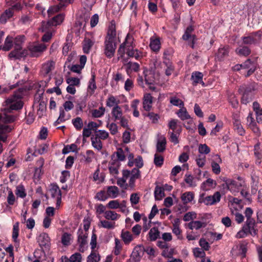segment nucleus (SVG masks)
<instances>
[{
  "label": "nucleus",
  "instance_id": "obj_1",
  "mask_svg": "<svg viewBox=\"0 0 262 262\" xmlns=\"http://www.w3.org/2000/svg\"><path fill=\"white\" fill-rule=\"evenodd\" d=\"M22 92L20 91L15 92L13 95L5 101L4 112L0 114V121L4 123H11L15 121L16 117L13 115L7 114L12 110H18L22 108L23 102L21 101Z\"/></svg>",
  "mask_w": 262,
  "mask_h": 262
},
{
  "label": "nucleus",
  "instance_id": "obj_2",
  "mask_svg": "<svg viewBox=\"0 0 262 262\" xmlns=\"http://www.w3.org/2000/svg\"><path fill=\"white\" fill-rule=\"evenodd\" d=\"M117 48V38L115 26L112 24L110 27L104 42V54L111 58L115 55Z\"/></svg>",
  "mask_w": 262,
  "mask_h": 262
},
{
  "label": "nucleus",
  "instance_id": "obj_3",
  "mask_svg": "<svg viewBox=\"0 0 262 262\" xmlns=\"http://www.w3.org/2000/svg\"><path fill=\"white\" fill-rule=\"evenodd\" d=\"M24 37L17 36L15 38L14 50L9 53L10 58H19L25 56L26 52L25 50L22 51L21 43L24 40Z\"/></svg>",
  "mask_w": 262,
  "mask_h": 262
},
{
  "label": "nucleus",
  "instance_id": "obj_4",
  "mask_svg": "<svg viewBox=\"0 0 262 262\" xmlns=\"http://www.w3.org/2000/svg\"><path fill=\"white\" fill-rule=\"evenodd\" d=\"M262 33L260 31H257L249 34L246 36L242 38L243 42L245 45H256L261 40Z\"/></svg>",
  "mask_w": 262,
  "mask_h": 262
},
{
  "label": "nucleus",
  "instance_id": "obj_5",
  "mask_svg": "<svg viewBox=\"0 0 262 262\" xmlns=\"http://www.w3.org/2000/svg\"><path fill=\"white\" fill-rule=\"evenodd\" d=\"M202 195L199 199V203H204L206 205H212L221 200V195L219 192L217 191L212 195L207 196L205 198Z\"/></svg>",
  "mask_w": 262,
  "mask_h": 262
},
{
  "label": "nucleus",
  "instance_id": "obj_6",
  "mask_svg": "<svg viewBox=\"0 0 262 262\" xmlns=\"http://www.w3.org/2000/svg\"><path fill=\"white\" fill-rule=\"evenodd\" d=\"M134 47V38L133 36L129 34H128L125 38V41L120 45L118 50V53L122 56L125 50L128 49V48L131 49Z\"/></svg>",
  "mask_w": 262,
  "mask_h": 262
},
{
  "label": "nucleus",
  "instance_id": "obj_7",
  "mask_svg": "<svg viewBox=\"0 0 262 262\" xmlns=\"http://www.w3.org/2000/svg\"><path fill=\"white\" fill-rule=\"evenodd\" d=\"M78 234V242L79 244V250L80 251H84V247L87 244L86 238L88 234L86 232L83 231L81 229H79L77 232Z\"/></svg>",
  "mask_w": 262,
  "mask_h": 262
},
{
  "label": "nucleus",
  "instance_id": "obj_8",
  "mask_svg": "<svg viewBox=\"0 0 262 262\" xmlns=\"http://www.w3.org/2000/svg\"><path fill=\"white\" fill-rule=\"evenodd\" d=\"M46 46L43 43H38L31 46L30 51L31 56L33 57H38L46 50Z\"/></svg>",
  "mask_w": 262,
  "mask_h": 262
},
{
  "label": "nucleus",
  "instance_id": "obj_9",
  "mask_svg": "<svg viewBox=\"0 0 262 262\" xmlns=\"http://www.w3.org/2000/svg\"><path fill=\"white\" fill-rule=\"evenodd\" d=\"M193 30L194 28L192 25L188 26L182 36V38L184 40H188L189 39L192 40V43L190 45V46L192 48H194V44L195 39V36L194 35H191V33Z\"/></svg>",
  "mask_w": 262,
  "mask_h": 262
},
{
  "label": "nucleus",
  "instance_id": "obj_10",
  "mask_svg": "<svg viewBox=\"0 0 262 262\" xmlns=\"http://www.w3.org/2000/svg\"><path fill=\"white\" fill-rule=\"evenodd\" d=\"M11 128L7 125L0 124V140L6 142L7 137L4 134L11 130ZM2 144L0 143V154L3 152Z\"/></svg>",
  "mask_w": 262,
  "mask_h": 262
},
{
  "label": "nucleus",
  "instance_id": "obj_11",
  "mask_svg": "<svg viewBox=\"0 0 262 262\" xmlns=\"http://www.w3.org/2000/svg\"><path fill=\"white\" fill-rule=\"evenodd\" d=\"M240 67H243L244 69H248L246 76L251 75L256 68L255 64L250 59H248L244 63L240 64Z\"/></svg>",
  "mask_w": 262,
  "mask_h": 262
},
{
  "label": "nucleus",
  "instance_id": "obj_12",
  "mask_svg": "<svg viewBox=\"0 0 262 262\" xmlns=\"http://www.w3.org/2000/svg\"><path fill=\"white\" fill-rule=\"evenodd\" d=\"M166 140L164 136H160L158 139L156 144V151L163 152L166 149Z\"/></svg>",
  "mask_w": 262,
  "mask_h": 262
},
{
  "label": "nucleus",
  "instance_id": "obj_13",
  "mask_svg": "<svg viewBox=\"0 0 262 262\" xmlns=\"http://www.w3.org/2000/svg\"><path fill=\"white\" fill-rule=\"evenodd\" d=\"M37 242L41 247H46L49 245L50 238L48 234L46 233H42L38 236Z\"/></svg>",
  "mask_w": 262,
  "mask_h": 262
},
{
  "label": "nucleus",
  "instance_id": "obj_14",
  "mask_svg": "<svg viewBox=\"0 0 262 262\" xmlns=\"http://www.w3.org/2000/svg\"><path fill=\"white\" fill-rule=\"evenodd\" d=\"M152 104V97L150 94H146L144 95L143 101V107L144 110L149 111Z\"/></svg>",
  "mask_w": 262,
  "mask_h": 262
},
{
  "label": "nucleus",
  "instance_id": "obj_15",
  "mask_svg": "<svg viewBox=\"0 0 262 262\" xmlns=\"http://www.w3.org/2000/svg\"><path fill=\"white\" fill-rule=\"evenodd\" d=\"M13 45V38L12 36H8L5 41L3 46H0V50L2 49L5 51H9Z\"/></svg>",
  "mask_w": 262,
  "mask_h": 262
},
{
  "label": "nucleus",
  "instance_id": "obj_16",
  "mask_svg": "<svg viewBox=\"0 0 262 262\" xmlns=\"http://www.w3.org/2000/svg\"><path fill=\"white\" fill-rule=\"evenodd\" d=\"M128 153V147H125L124 148H119L117 149V151L116 152V154L117 157V159L119 161H123L125 160L126 154Z\"/></svg>",
  "mask_w": 262,
  "mask_h": 262
},
{
  "label": "nucleus",
  "instance_id": "obj_17",
  "mask_svg": "<svg viewBox=\"0 0 262 262\" xmlns=\"http://www.w3.org/2000/svg\"><path fill=\"white\" fill-rule=\"evenodd\" d=\"M235 52L239 56H247L251 53L250 49L247 46H239L235 50Z\"/></svg>",
  "mask_w": 262,
  "mask_h": 262
},
{
  "label": "nucleus",
  "instance_id": "obj_18",
  "mask_svg": "<svg viewBox=\"0 0 262 262\" xmlns=\"http://www.w3.org/2000/svg\"><path fill=\"white\" fill-rule=\"evenodd\" d=\"M55 66V62L53 61H48L45 63L42 67V72L44 74L47 75L52 71Z\"/></svg>",
  "mask_w": 262,
  "mask_h": 262
},
{
  "label": "nucleus",
  "instance_id": "obj_19",
  "mask_svg": "<svg viewBox=\"0 0 262 262\" xmlns=\"http://www.w3.org/2000/svg\"><path fill=\"white\" fill-rule=\"evenodd\" d=\"M229 53V47L224 46L220 47L216 54V57L219 60L223 59L224 57L227 56Z\"/></svg>",
  "mask_w": 262,
  "mask_h": 262
},
{
  "label": "nucleus",
  "instance_id": "obj_20",
  "mask_svg": "<svg viewBox=\"0 0 262 262\" xmlns=\"http://www.w3.org/2000/svg\"><path fill=\"white\" fill-rule=\"evenodd\" d=\"M216 183L214 180L211 179H208L202 184L201 188L203 190L207 191L210 190L211 188L214 187Z\"/></svg>",
  "mask_w": 262,
  "mask_h": 262
},
{
  "label": "nucleus",
  "instance_id": "obj_21",
  "mask_svg": "<svg viewBox=\"0 0 262 262\" xmlns=\"http://www.w3.org/2000/svg\"><path fill=\"white\" fill-rule=\"evenodd\" d=\"M178 121L176 119L170 120L168 123V126L172 132L177 133L181 132V126L178 124Z\"/></svg>",
  "mask_w": 262,
  "mask_h": 262
},
{
  "label": "nucleus",
  "instance_id": "obj_22",
  "mask_svg": "<svg viewBox=\"0 0 262 262\" xmlns=\"http://www.w3.org/2000/svg\"><path fill=\"white\" fill-rule=\"evenodd\" d=\"M181 200L184 204L191 202L194 199V193L192 192H186L181 195Z\"/></svg>",
  "mask_w": 262,
  "mask_h": 262
},
{
  "label": "nucleus",
  "instance_id": "obj_23",
  "mask_svg": "<svg viewBox=\"0 0 262 262\" xmlns=\"http://www.w3.org/2000/svg\"><path fill=\"white\" fill-rule=\"evenodd\" d=\"M180 224V221L179 219H176L174 220L172 224V232L178 236V238H181V230L179 228Z\"/></svg>",
  "mask_w": 262,
  "mask_h": 262
},
{
  "label": "nucleus",
  "instance_id": "obj_24",
  "mask_svg": "<svg viewBox=\"0 0 262 262\" xmlns=\"http://www.w3.org/2000/svg\"><path fill=\"white\" fill-rule=\"evenodd\" d=\"M63 19L64 15L62 14H60L53 17L48 23L49 26H57L61 23Z\"/></svg>",
  "mask_w": 262,
  "mask_h": 262
},
{
  "label": "nucleus",
  "instance_id": "obj_25",
  "mask_svg": "<svg viewBox=\"0 0 262 262\" xmlns=\"http://www.w3.org/2000/svg\"><path fill=\"white\" fill-rule=\"evenodd\" d=\"M254 153L256 159V163L260 164L261 163V159L262 158V150L260 149L259 144H256L254 146Z\"/></svg>",
  "mask_w": 262,
  "mask_h": 262
},
{
  "label": "nucleus",
  "instance_id": "obj_26",
  "mask_svg": "<svg viewBox=\"0 0 262 262\" xmlns=\"http://www.w3.org/2000/svg\"><path fill=\"white\" fill-rule=\"evenodd\" d=\"M149 239L150 241H155L160 236V231L157 227L152 228L148 233Z\"/></svg>",
  "mask_w": 262,
  "mask_h": 262
},
{
  "label": "nucleus",
  "instance_id": "obj_27",
  "mask_svg": "<svg viewBox=\"0 0 262 262\" xmlns=\"http://www.w3.org/2000/svg\"><path fill=\"white\" fill-rule=\"evenodd\" d=\"M107 195L112 198H116L119 194V189L116 186H110L107 188Z\"/></svg>",
  "mask_w": 262,
  "mask_h": 262
},
{
  "label": "nucleus",
  "instance_id": "obj_28",
  "mask_svg": "<svg viewBox=\"0 0 262 262\" xmlns=\"http://www.w3.org/2000/svg\"><path fill=\"white\" fill-rule=\"evenodd\" d=\"M203 76V74L199 72L193 73L191 75V79L194 84L196 85L199 83H202L203 85H204V83L202 81Z\"/></svg>",
  "mask_w": 262,
  "mask_h": 262
},
{
  "label": "nucleus",
  "instance_id": "obj_29",
  "mask_svg": "<svg viewBox=\"0 0 262 262\" xmlns=\"http://www.w3.org/2000/svg\"><path fill=\"white\" fill-rule=\"evenodd\" d=\"M127 55L132 58H135L136 59H139L141 57V53L137 49H134L133 48L126 50Z\"/></svg>",
  "mask_w": 262,
  "mask_h": 262
},
{
  "label": "nucleus",
  "instance_id": "obj_30",
  "mask_svg": "<svg viewBox=\"0 0 262 262\" xmlns=\"http://www.w3.org/2000/svg\"><path fill=\"white\" fill-rule=\"evenodd\" d=\"M113 116L116 121L120 119L122 117V112L121 107L119 105L115 106L112 111Z\"/></svg>",
  "mask_w": 262,
  "mask_h": 262
},
{
  "label": "nucleus",
  "instance_id": "obj_31",
  "mask_svg": "<svg viewBox=\"0 0 262 262\" xmlns=\"http://www.w3.org/2000/svg\"><path fill=\"white\" fill-rule=\"evenodd\" d=\"M184 181L189 187H194L197 185L196 178L191 174H185Z\"/></svg>",
  "mask_w": 262,
  "mask_h": 262
},
{
  "label": "nucleus",
  "instance_id": "obj_32",
  "mask_svg": "<svg viewBox=\"0 0 262 262\" xmlns=\"http://www.w3.org/2000/svg\"><path fill=\"white\" fill-rule=\"evenodd\" d=\"M205 223L198 221H192L188 223V227L192 230L193 229L198 230L201 228L202 227H205Z\"/></svg>",
  "mask_w": 262,
  "mask_h": 262
},
{
  "label": "nucleus",
  "instance_id": "obj_33",
  "mask_svg": "<svg viewBox=\"0 0 262 262\" xmlns=\"http://www.w3.org/2000/svg\"><path fill=\"white\" fill-rule=\"evenodd\" d=\"M95 75L94 74L92 75V78H91V79L90 80V81L89 82L88 91V92L91 95H92L94 93L95 90L97 88L96 83H95Z\"/></svg>",
  "mask_w": 262,
  "mask_h": 262
},
{
  "label": "nucleus",
  "instance_id": "obj_34",
  "mask_svg": "<svg viewBox=\"0 0 262 262\" xmlns=\"http://www.w3.org/2000/svg\"><path fill=\"white\" fill-rule=\"evenodd\" d=\"M104 217L107 220L115 221L117 220L120 217V215L115 211L108 210L104 212Z\"/></svg>",
  "mask_w": 262,
  "mask_h": 262
},
{
  "label": "nucleus",
  "instance_id": "obj_35",
  "mask_svg": "<svg viewBox=\"0 0 262 262\" xmlns=\"http://www.w3.org/2000/svg\"><path fill=\"white\" fill-rule=\"evenodd\" d=\"M127 73L132 71L137 72L139 70V64L137 62H129L125 65Z\"/></svg>",
  "mask_w": 262,
  "mask_h": 262
},
{
  "label": "nucleus",
  "instance_id": "obj_36",
  "mask_svg": "<svg viewBox=\"0 0 262 262\" xmlns=\"http://www.w3.org/2000/svg\"><path fill=\"white\" fill-rule=\"evenodd\" d=\"M100 259L99 254L95 250H92L87 258V262H98Z\"/></svg>",
  "mask_w": 262,
  "mask_h": 262
},
{
  "label": "nucleus",
  "instance_id": "obj_37",
  "mask_svg": "<svg viewBox=\"0 0 262 262\" xmlns=\"http://www.w3.org/2000/svg\"><path fill=\"white\" fill-rule=\"evenodd\" d=\"M177 114L178 117L182 120H187L190 118V116L187 112L186 109L185 107H184V106L182 107L181 109H180L179 112H177Z\"/></svg>",
  "mask_w": 262,
  "mask_h": 262
},
{
  "label": "nucleus",
  "instance_id": "obj_38",
  "mask_svg": "<svg viewBox=\"0 0 262 262\" xmlns=\"http://www.w3.org/2000/svg\"><path fill=\"white\" fill-rule=\"evenodd\" d=\"M15 194L17 197L21 198H24L26 197L27 193L26 189L23 185H19L16 187Z\"/></svg>",
  "mask_w": 262,
  "mask_h": 262
},
{
  "label": "nucleus",
  "instance_id": "obj_39",
  "mask_svg": "<svg viewBox=\"0 0 262 262\" xmlns=\"http://www.w3.org/2000/svg\"><path fill=\"white\" fill-rule=\"evenodd\" d=\"M150 47L155 51H158L160 48V41L159 38L150 39Z\"/></svg>",
  "mask_w": 262,
  "mask_h": 262
},
{
  "label": "nucleus",
  "instance_id": "obj_40",
  "mask_svg": "<svg viewBox=\"0 0 262 262\" xmlns=\"http://www.w3.org/2000/svg\"><path fill=\"white\" fill-rule=\"evenodd\" d=\"M93 45V42L89 38H85L83 42V50L85 53H89L90 50Z\"/></svg>",
  "mask_w": 262,
  "mask_h": 262
},
{
  "label": "nucleus",
  "instance_id": "obj_41",
  "mask_svg": "<svg viewBox=\"0 0 262 262\" xmlns=\"http://www.w3.org/2000/svg\"><path fill=\"white\" fill-rule=\"evenodd\" d=\"M154 193L155 199L157 200H160L164 196V190L161 187L156 186Z\"/></svg>",
  "mask_w": 262,
  "mask_h": 262
},
{
  "label": "nucleus",
  "instance_id": "obj_42",
  "mask_svg": "<svg viewBox=\"0 0 262 262\" xmlns=\"http://www.w3.org/2000/svg\"><path fill=\"white\" fill-rule=\"evenodd\" d=\"M224 183H223L222 185L223 187L224 188L229 189L230 191H232V188L233 186L237 185V184L235 181H232L230 179H224Z\"/></svg>",
  "mask_w": 262,
  "mask_h": 262
},
{
  "label": "nucleus",
  "instance_id": "obj_43",
  "mask_svg": "<svg viewBox=\"0 0 262 262\" xmlns=\"http://www.w3.org/2000/svg\"><path fill=\"white\" fill-rule=\"evenodd\" d=\"M121 237L125 244H129L133 240L132 235L129 232L126 231H122Z\"/></svg>",
  "mask_w": 262,
  "mask_h": 262
},
{
  "label": "nucleus",
  "instance_id": "obj_44",
  "mask_svg": "<svg viewBox=\"0 0 262 262\" xmlns=\"http://www.w3.org/2000/svg\"><path fill=\"white\" fill-rule=\"evenodd\" d=\"M119 102V100H117L114 96L111 95L107 99L106 101V105L107 106L111 107L118 105Z\"/></svg>",
  "mask_w": 262,
  "mask_h": 262
},
{
  "label": "nucleus",
  "instance_id": "obj_45",
  "mask_svg": "<svg viewBox=\"0 0 262 262\" xmlns=\"http://www.w3.org/2000/svg\"><path fill=\"white\" fill-rule=\"evenodd\" d=\"M50 192L53 198H58V196H61V190L57 185L53 186L50 189Z\"/></svg>",
  "mask_w": 262,
  "mask_h": 262
},
{
  "label": "nucleus",
  "instance_id": "obj_46",
  "mask_svg": "<svg viewBox=\"0 0 262 262\" xmlns=\"http://www.w3.org/2000/svg\"><path fill=\"white\" fill-rule=\"evenodd\" d=\"M253 93H244L241 99L242 103L245 104H247V103L252 101L253 100Z\"/></svg>",
  "mask_w": 262,
  "mask_h": 262
},
{
  "label": "nucleus",
  "instance_id": "obj_47",
  "mask_svg": "<svg viewBox=\"0 0 262 262\" xmlns=\"http://www.w3.org/2000/svg\"><path fill=\"white\" fill-rule=\"evenodd\" d=\"M105 111V109L103 106L100 107L98 110L95 109L92 111V115L95 118H99L102 116Z\"/></svg>",
  "mask_w": 262,
  "mask_h": 262
},
{
  "label": "nucleus",
  "instance_id": "obj_48",
  "mask_svg": "<svg viewBox=\"0 0 262 262\" xmlns=\"http://www.w3.org/2000/svg\"><path fill=\"white\" fill-rule=\"evenodd\" d=\"M66 6L64 4H62L61 3H59V4L56 6L51 7L48 10V13L49 15H51L55 12H58L62 8Z\"/></svg>",
  "mask_w": 262,
  "mask_h": 262
},
{
  "label": "nucleus",
  "instance_id": "obj_49",
  "mask_svg": "<svg viewBox=\"0 0 262 262\" xmlns=\"http://www.w3.org/2000/svg\"><path fill=\"white\" fill-rule=\"evenodd\" d=\"M95 137L99 139L105 140L109 136L108 133L105 130L96 131Z\"/></svg>",
  "mask_w": 262,
  "mask_h": 262
},
{
  "label": "nucleus",
  "instance_id": "obj_50",
  "mask_svg": "<svg viewBox=\"0 0 262 262\" xmlns=\"http://www.w3.org/2000/svg\"><path fill=\"white\" fill-rule=\"evenodd\" d=\"M66 114L64 111V110L62 107H60L59 108V116L57 120L54 122V125L56 126L57 124L63 122L66 120L65 118Z\"/></svg>",
  "mask_w": 262,
  "mask_h": 262
},
{
  "label": "nucleus",
  "instance_id": "obj_51",
  "mask_svg": "<svg viewBox=\"0 0 262 262\" xmlns=\"http://www.w3.org/2000/svg\"><path fill=\"white\" fill-rule=\"evenodd\" d=\"M72 123L75 128L79 130L83 126V122L80 117H77L76 118L72 120Z\"/></svg>",
  "mask_w": 262,
  "mask_h": 262
},
{
  "label": "nucleus",
  "instance_id": "obj_52",
  "mask_svg": "<svg viewBox=\"0 0 262 262\" xmlns=\"http://www.w3.org/2000/svg\"><path fill=\"white\" fill-rule=\"evenodd\" d=\"M91 140L92 145L95 148L98 150H100L102 149V144L100 139L95 137V138L92 137Z\"/></svg>",
  "mask_w": 262,
  "mask_h": 262
},
{
  "label": "nucleus",
  "instance_id": "obj_53",
  "mask_svg": "<svg viewBox=\"0 0 262 262\" xmlns=\"http://www.w3.org/2000/svg\"><path fill=\"white\" fill-rule=\"evenodd\" d=\"M164 162V158L162 156L156 153L154 156V164L156 166L161 167Z\"/></svg>",
  "mask_w": 262,
  "mask_h": 262
},
{
  "label": "nucleus",
  "instance_id": "obj_54",
  "mask_svg": "<svg viewBox=\"0 0 262 262\" xmlns=\"http://www.w3.org/2000/svg\"><path fill=\"white\" fill-rule=\"evenodd\" d=\"M71 235L68 233H64L61 237V243L64 246H68L70 244Z\"/></svg>",
  "mask_w": 262,
  "mask_h": 262
},
{
  "label": "nucleus",
  "instance_id": "obj_55",
  "mask_svg": "<svg viewBox=\"0 0 262 262\" xmlns=\"http://www.w3.org/2000/svg\"><path fill=\"white\" fill-rule=\"evenodd\" d=\"M170 102L171 104L174 106L183 107L184 106V102L180 99L176 97H172L170 98Z\"/></svg>",
  "mask_w": 262,
  "mask_h": 262
},
{
  "label": "nucleus",
  "instance_id": "obj_56",
  "mask_svg": "<svg viewBox=\"0 0 262 262\" xmlns=\"http://www.w3.org/2000/svg\"><path fill=\"white\" fill-rule=\"evenodd\" d=\"M141 252L139 251V248H135L133 251L131 257L134 260V262H138L140 260L141 258Z\"/></svg>",
  "mask_w": 262,
  "mask_h": 262
},
{
  "label": "nucleus",
  "instance_id": "obj_57",
  "mask_svg": "<svg viewBox=\"0 0 262 262\" xmlns=\"http://www.w3.org/2000/svg\"><path fill=\"white\" fill-rule=\"evenodd\" d=\"M107 198V193L106 194L104 190H101L98 192L95 196V198L100 201H104Z\"/></svg>",
  "mask_w": 262,
  "mask_h": 262
},
{
  "label": "nucleus",
  "instance_id": "obj_58",
  "mask_svg": "<svg viewBox=\"0 0 262 262\" xmlns=\"http://www.w3.org/2000/svg\"><path fill=\"white\" fill-rule=\"evenodd\" d=\"M210 148L206 144H200L199 146V152H200V155L202 154H208L210 152Z\"/></svg>",
  "mask_w": 262,
  "mask_h": 262
},
{
  "label": "nucleus",
  "instance_id": "obj_59",
  "mask_svg": "<svg viewBox=\"0 0 262 262\" xmlns=\"http://www.w3.org/2000/svg\"><path fill=\"white\" fill-rule=\"evenodd\" d=\"M168 134L170 135V141L174 144H178L179 142L178 137L180 133H177L173 132H169Z\"/></svg>",
  "mask_w": 262,
  "mask_h": 262
},
{
  "label": "nucleus",
  "instance_id": "obj_60",
  "mask_svg": "<svg viewBox=\"0 0 262 262\" xmlns=\"http://www.w3.org/2000/svg\"><path fill=\"white\" fill-rule=\"evenodd\" d=\"M196 162L199 167H203L206 162V157L203 155H198L196 159Z\"/></svg>",
  "mask_w": 262,
  "mask_h": 262
},
{
  "label": "nucleus",
  "instance_id": "obj_61",
  "mask_svg": "<svg viewBox=\"0 0 262 262\" xmlns=\"http://www.w3.org/2000/svg\"><path fill=\"white\" fill-rule=\"evenodd\" d=\"M19 223L18 222L16 223L13 228V233H12V237L15 242H17V238L18 236L19 232Z\"/></svg>",
  "mask_w": 262,
  "mask_h": 262
},
{
  "label": "nucleus",
  "instance_id": "obj_62",
  "mask_svg": "<svg viewBox=\"0 0 262 262\" xmlns=\"http://www.w3.org/2000/svg\"><path fill=\"white\" fill-rule=\"evenodd\" d=\"M193 254L196 257L204 258L205 256V253L204 250L199 248H196L193 250Z\"/></svg>",
  "mask_w": 262,
  "mask_h": 262
},
{
  "label": "nucleus",
  "instance_id": "obj_63",
  "mask_svg": "<svg viewBox=\"0 0 262 262\" xmlns=\"http://www.w3.org/2000/svg\"><path fill=\"white\" fill-rule=\"evenodd\" d=\"M107 207L110 209H117L121 207V206L118 200H112L108 202Z\"/></svg>",
  "mask_w": 262,
  "mask_h": 262
},
{
  "label": "nucleus",
  "instance_id": "obj_64",
  "mask_svg": "<svg viewBox=\"0 0 262 262\" xmlns=\"http://www.w3.org/2000/svg\"><path fill=\"white\" fill-rule=\"evenodd\" d=\"M70 262H81V255L79 253L73 254L69 258Z\"/></svg>",
  "mask_w": 262,
  "mask_h": 262
}]
</instances>
